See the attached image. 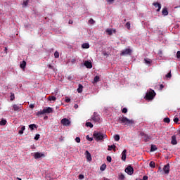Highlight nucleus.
Wrapping results in <instances>:
<instances>
[{
	"mask_svg": "<svg viewBox=\"0 0 180 180\" xmlns=\"http://www.w3.org/2000/svg\"><path fill=\"white\" fill-rule=\"evenodd\" d=\"M118 120L121 124H124V126H133V124H134V120H129L124 116L119 117Z\"/></svg>",
	"mask_w": 180,
	"mask_h": 180,
	"instance_id": "obj_1",
	"label": "nucleus"
},
{
	"mask_svg": "<svg viewBox=\"0 0 180 180\" xmlns=\"http://www.w3.org/2000/svg\"><path fill=\"white\" fill-rule=\"evenodd\" d=\"M94 139H96V141H102L108 137L106 134L102 133V132H98V131H94L93 134Z\"/></svg>",
	"mask_w": 180,
	"mask_h": 180,
	"instance_id": "obj_2",
	"label": "nucleus"
},
{
	"mask_svg": "<svg viewBox=\"0 0 180 180\" xmlns=\"http://www.w3.org/2000/svg\"><path fill=\"white\" fill-rule=\"evenodd\" d=\"M155 91H154V90H150V91H148L146 94V99H147L148 101H152V99H154V98L155 97Z\"/></svg>",
	"mask_w": 180,
	"mask_h": 180,
	"instance_id": "obj_3",
	"label": "nucleus"
},
{
	"mask_svg": "<svg viewBox=\"0 0 180 180\" xmlns=\"http://www.w3.org/2000/svg\"><path fill=\"white\" fill-rule=\"evenodd\" d=\"M91 120H94L95 123H99L101 122V117L96 112H94L91 116Z\"/></svg>",
	"mask_w": 180,
	"mask_h": 180,
	"instance_id": "obj_4",
	"label": "nucleus"
},
{
	"mask_svg": "<svg viewBox=\"0 0 180 180\" xmlns=\"http://www.w3.org/2000/svg\"><path fill=\"white\" fill-rule=\"evenodd\" d=\"M132 50L130 49H127L121 51L120 56H131Z\"/></svg>",
	"mask_w": 180,
	"mask_h": 180,
	"instance_id": "obj_5",
	"label": "nucleus"
},
{
	"mask_svg": "<svg viewBox=\"0 0 180 180\" xmlns=\"http://www.w3.org/2000/svg\"><path fill=\"white\" fill-rule=\"evenodd\" d=\"M125 172L128 174V175H133V174H134V169H133V167L129 165L125 169Z\"/></svg>",
	"mask_w": 180,
	"mask_h": 180,
	"instance_id": "obj_6",
	"label": "nucleus"
},
{
	"mask_svg": "<svg viewBox=\"0 0 180 180\" xmlns=\"http://www.w3.org/2000/svg\"><path fill=\"white\" fill-rule=\"evenodd\" d=\"M60 123L63 124V126L68 127L70 124H71V121L67 118H63L61 120Z\"/></svg>",
	"mask_w": 180,
	"mask_h": 180,
	"instance_id": "obj_7",
	"label": "nucleus"
},
{
	"mask_svg": "<svg viewBox=\"0 0 180 180\" xmlns=\"http://www.w3.org/2000/svg\"><path fill=\"white\" fill-rule=\"evenodd\" d=\"M22 104H13V110H14V112H19L20 110H22Z\"/></svg>",
	"mask_w": 180,
	"mask_h": 180,
	"instance_id": "obj_8",
	"label": "nucleus"
},
{
	"mask_svg": "<svg viewBox=\"0 0 180 180\" xmlns=\"http://www.w3.org/2000/svg\"><path fill=\"white\" fill-rule=\"evenodd\" d=\"M140 135L141 136V137L143 139L144 141L146 143H147V141H150V140L151 139V136L144 134V132H141Z\"/></svg>",
	"mask_w": 180,
	"mask_h": 180,
	"instance_id": "obj_9",
	"label": "nucleus"
},
{
	"mask_svg": "<svg viewBox=\"0 0 180 180\" xmlns=\"http://www.w3.org/2000/svg\"><path fill=\"white\" fill-rule=\"evenodd\" d=\"M41 157H44V154L39 152H35L34 154V158H35V160H39V158H41Z\"/></svg>",
	"mask_w": 180,
	"mask_h": 180,
	"instance_id": "obj_10",
	"label": "nucleus"
},
{
	"mask_svg": "<svg viewBox=\"0 0 180 180\" xmlns=\"http://www.w3.org/2000/svg\"><path fill=\"white\" fill-rule=\"evenodd\" d=\"M169 168H170L169 164L165 165L163 167V171H164L165 174H166L167 175H168V174H169Z\"/></svg>",
	"mask_w": 180,
	"mask_h": 180,
	"instance_id": "obj_11",
	"label": "nucleus"
},
{
	"mask_svg": "<svg viewBox=\"0 0 180 180\" xmlns=\"http://www.w3.org/2000/svg\"><path fill=\"white\" fill-rule=\"evenodd\" d=\"M171 144L173 146H176V144H178V141H176V136L174 135L172 136Z\"/></svg>",
	"mask_w": 180,
	"mask_h": 180,
	"instance_id": "obj_12",
	"label": "nucleus"
},
{
	"mask_svg": "<svg viewBox=\"0 0 180 180\" xmlns=\"http://www.w3.org/2000/svg\"><path fill=\"white\" fill-rule=\"evenodd\" d=\"M153 5L155 6V8H158L157 12H160V11H161V4L156 2L153 3Z\"/></svg>",
	"mask_w": 180,
	"mask_h": 180,
	"instance_id": "obj_13",
	"label": "nucleus"
},
{
	"mask_svg": "<svg viewBox=\"0 0 180 180\" xmlns=\"http://www.w3.org/2000/svg\"><path fill=\"white\" fill-rule=\"evenodd\" d=\"M44 110V113H52L53 112V108L51 107H48L47 108H45L43 110Z\"/></svg>",
	"mask_w": 180,
	"mask_h": 180,
	"instance_id": "obj_14",
	"label": "nucleus"
},
{
	"mask_svg": "<svg viewBox=\"0 0 180 180\" xmlns=\"http://www.w3.org/2000/svg\"><path fill=\"white\" fill-rule=\"evenodd\" d=\"M127 153V150L124 149L122 153V161H126V153Z\"/></svg>",
	"mask_w": 180,
	"mask_h": 180,
	"instance_id": "obj_15",
	"label": "nucleus"
},
{
	"mask_svg": "<svg viewBox=\"0 0 180 180\" xmlns=\"http://www.w3.org/2000/svg\"><path fill=\"white\" fill-rule=\"evenodd\" d=\"M84 65L86 68H92V63L88 60L84 62Z\"/></svg>",
	"mask_w": 180,
	"mask_h": 180,
	"instance_id": "obj_16",
	"label": "nucleus"
},
{
	"mask_svg": "<svg viewBox=\"0 0 180 180\" xmlns=\"http://www.w3.org/2000/svg\"><path fill=\"white\" fill-rule=\"evenodd\" d=\"M29 128L33 131L34 129H37V125L36 124H31L29 125Z\"/></svg>",
	"mask_w": 180,
	"mask_h": 180,
	"instance_id": "obj_17",
	"label": "nucleus"
},
{
	"mask_svg": "<svg viewBox=\"0 0 180 180\" xmlns=\"http://www.w3.org/2000/svg\"><path fill=\"white\" fill-rule=\"evenodd\" d=\"M86 154L88 161H92V157L91 156V153H89V151L86 150Z\"/></svg>",
	"mask_w": 180,
	"mask_h": 180,
	"instance_id": "obj_18",
	"label": "nucleus"
},
{
	"mask_svg": "<svg viewBox=\"0 0 180 180\" xmlns=\"http://www.w3.org/2000/svg\"><path fill=\"white\" fill-rule=\"evenodd\" d=\"M108 151H112V150H113V151H116V146L115 145H111V146H108Z\"/></svg>",
	"mask_w": 180,
	"mask_h": 180,
	"instance_id": "obj_19",
	"label": "nucleus"
},
{
	"mask_svg": "<svg viewBox=\"0 0 180 180\" xmlns=\"http://www.w3.org/2000/svg\"><path fill=\"white\" fill-rule=\"evenodd\" d=\"M162 13L163 16H167V15H168V10L167 9V8H164L162 9Z\"/></svg>",
	"mask_w": 180,
	"mask_h": 180,
	"instance_id": "obj_20",
	"label": "nucleus"
},
{
	"mask_svg": "<svg viewBox=\"0 0 180 180\" xmlns=\"http://www.w3.org/2000/svg\"><path fill=\"white\" fill-rule=\"evenodd\" d=\"M82 89H84V86H82V84H79V87L77 89L78 94H81L82 92Z\"/></svg>",
	"mask_w": 180,
	"mask_h": 180,
	"instance_id": "obj_21",
	"label": "nucleus"
},
{
	"mask_svg": "<svg viewBox=\"0 0 180 180\" xmlns=\"http://www.w3.org/2000/svg\"><path fill=\"white\" fill-rule=\"evenodd\" d=\"M20 67L22 70H25V68H26V61L23 60L22 63L20 64Z\"/></svg>",
	"mask_w": 180,
	"mask_h": 180,
	"instance_id": "obj_22",
	"label": "nucleus"
},
{
	"mask_svg": "<svg viewBox=\"0 0 180 180\" xmlns=\"http://www.w3.org/2000/svg\"><path fill=\"white\" fill-rule=\"evenodd\" d=\"M56 100H57V98H56V96H49L48 97V101H56Z\"/></svg>",
	"mask_w": 180,
	"mask_h": 180,
	"instance_id": "obj_23",
	"label": "nucleus"
},
{
	"mask_svg": "<svg viewBox=\"0 0 180 180\" xmlns=\"http://www.w3.org/2000/svg\"><path fill=\"white\" fill-rule=\"evenodd\" d=\"M82 49H89V44L88 43H84L82 45Z\"/></svg>",
	"mask_w": 180,
	"mask_h": 180,
	"instance_id": "obj_24",
	"label": "nucleus"
},
{
	"mask_svg": "<svg viewBox=\"0 0 180 180\" xmlns=\"http://www.w3.org/2000/svg\"><path fill=\"white\" fill-rule=\"evenodd\" d=\"M105 32H106V33H108V34L109 36H112V33H113V32L112 31V29H107V30H105Z\"/></svg>",
	"mask_w": 180,
	"mask_h": 180,
	"instance_id": "obj_25",
	"label": "nucleus"
},
{
	"mask_svg": "<svg viewBox=\"0 0 180 180\" xmlns=\"http://www.w3.org/2000/svg\"><path fill=\"white\" fill-rule=\"evenodd\" d=\"M156 150H158L157 146L151 145V146H150V151H156Z\"/></svg>",
	"mask_w": 180,
	"mask_h": 180,
	"instance_id": "obj_26",
	"label": "nucleus"
},
{
	"mask_svg": "<svg viewBox=\"0 0 180 180\" xmlns=\"http://www.w3.org/2000/svg\"><path fill=\"white\" fill-rule=\"evenodd\" d=\"M44 110H41V111H38L37 113H36V116H41V115H44Z\"/></svg>",
	"mask_w": 180,
	"mask_h": 180,
	"instance_id": "obj_27",
	"label": "nucleus"
},
{
	"mask_svg": "<svg viewBox=\"0 0 180 180\" xmlns=\"http://www.w3.org/2000/svg\"><path fill=\"white\" fill-rule=\"evenodd\" d=\"M86 127H90L91 129H92V127H94V124L89 122H86Z\"/></svg>",
	"mask_w": 180,
	"mask_h": 180,
	"instance_id": "obj_28",
	"label": "nucleus"
},
{
	"mask_svg": "<svg viewBox=\"0 0 180 180\" xmlns=\"http://www.w3.org/2000/svg\"><path fill=\"white\" fill-rule=\"evenodd\" d=\"M6 124V120H1L0 121V126H5Z\"/></svg>",
	"mask_w": 180,
	"mask_h": 180,
	"instance_id": "obj_29",
	"label": "nucleus"
},
{
	"mask_svg": "<svg viewBox=\"0 0 180 180\" xmlns=\"http://www.w3.org/2000/svg\"><path fill=\"white\" fill-rule=\"evenodd\" d=\"M100 169L101 171H105L106 169V164H103L101 167H100Z\"/></svg>",
	"mask_w": 180,
	"mask_h": 180,
	"instance_id": "obj_30",
	"label": "nucleus"
},
{
	"mask_svg": "<svg viewBox=\"0 0 180 180\" xmlns=\"http://www.w3.org/2000/svg\"><path fill=\"white\" fill-rule=\"evenodd\" d=\"M26 127L25 126L21 127V129L19 131V134H23V131H25Z\"/></svg>",
	"mask_w": 180,
	"mask_h": 180,
	"instance_id": "obj_31",
	"label": "nucleus"
},
{
	"mask_svg": "<svg viewBox=\"0 0 180 180\" xmlns=\"http://www.w3.org/2000/svg\"><path fill=\"white\" fill-rule=\"evenodd\" d=\"M149 166L150 167V168H155V162L153 161L150 162Z\"/></svg>",
	"mask_w": 180,
	"mask_h": 180,
	"instance_id": "obj_32",
	"label": "nucleus"
},
{
	"mask_svg": "<svg viewBox=\"0 0 180 180\" xmlns=\"http://www.w3.org/2000/svg\"><path fill=\"white\" fill-rule=\"evenodd\" d=\"M163 122L165 123H169L171 122V120L169 119V117H165L164 118Z\"/></svg>",
	"mask_w": 180,
	"mask_h": 180,
	"instance_id": "obj_33",
	"label": "nucleus"
},
{
	"mask_svg": "<svg viewBox=\"0 0 180 180\" xmlns=\"http://www.w3.org/2000/svg\"><path fill=\"white\" fill-rule=\"evenodd\" d=\"M29 4V0H23L22 5L23 6H27Z\"/></svg>",
	"mask_w": 180,
	"mask_h": 180,
	"instance_id": "obj_34",
	"label": "nucleus"
},
{
	"mask_svg": "<svg viewBox=\"0 0 180 180\" xmlns=\"http://www.w3.org/2000/svg\"><path fill=\"white\" fill-rule=\"evenodd\" d=\"M114 139L115 141H119V140H120V136H119V134H117L114 136Z\"/></svg>",
	"mask_w": 180,
	"mask_h": 180,
	"instance_id": "obj_35",
	"label": "nucleus"
},
{
	"mask_svg": "<svg viewBox=\"0 0 180 180\" xmlns=\"http://www.w3.org/2000/svg\"><path fill=\"white\" fill-rule=\"evenodd\" d=\"M54 57L55 58H58V57H60V53H58V51H55L54 53Z\"/></svg>",
	"mask_w": 180,
	"mask_h": 180,
	"instance_id": "obj_36",
	"label": "nucleus"
},
{
	"mask_svg": "<svg viewBox=\"0 0 180 180\" xmlns=\"http://www.w3.org/2000/svg\"><path fill=\"white\" fill-rule=\"evenodd\" d=\"M10 101H15V94L11 93Z\"/></svg>",
	"mask_w": 180,
	"mask_h": 180,
	"instance_id": "obj_37",
	"label": "nucleus"
},
{
	"mask_svg": "<svg viewBox=\"0 0 180 180\" xmlns=\"http://www.w3.org/2000/svg\"><path fill=\"white\" fill-rule=\"evenodd\" d=\"M65 102H66V103H70V102H71V99L68 97H65Z\"/></svg>",
	"mask_w": 180,
	"mask_h": 180,
	"instance_id": "obj_38",
	"label": "nucleus"
},
{
	"mask_svg": "<svg viewBox=\"0 0 180 180\" xmlns=\"http://www.w3.org/2000/svg\"><path fill=\"white\" fill-rule=\"evenodd\" d=\"M100 77L99 76H96L94 77V82H99Z\"/></svg>",
	"mask_w": 180,
	"mask_h": 180,
	"instance_id": "obj_39",
	"label": "nucleus"
},
{
	"mask_svg": "<svg viewBox=\"0 0 180 180\" xmlns=\"http://www.w3.org/2000/svg\"><path fill=\"white\" fill-rule=\"evenodd\" d=\"M125 26L128 29V30H130V22H127Z\"/></svg>",
	"mask_w": 180,
	"mask_h": 180,
	"instance_id": "obj_40",
	"label": "nucleus"
},
{
	"mask_svg": "<svg viewBox=\"0 0 180 180\" xmlns=\"http://www.w3.org/2000/svg\"><path fill=\"white\" fill-rule=\"evenodd\" d=\"M119 179H120V180L124 179V175L123 174H120Z\"/></svg>",
	"mask_w": 180,
	"mask_h": 180,
	"instance_id": "obj_41",
	"label": "nucleus"
},
{
	"mask_svg": "<svg viewBox=\"0 0 180 180\" xmlns=\"http://www.w3.org/2000/svg\"><path fill=\"white\" fill-rule=\"evenodd\" d=\"M75 141H76V143H81V138L76 137L75 138Z\"/></svg>",
	"mask_w": 180,
	"mask_h": 180,
	"instance_id": "obj_42",
	"label": "nucleus"
},
{
	"mask_svg": "<svg viewBox=\"0 0 180 180\" xmlns=\"http://www.w3.org/2000/svg\"><path fill=\"white\" fill-rule=\"evenodd\" d=\"M89 23H90L91 25H94V23H95V20H94V19L91 18L89 20Z\"/></svg>",
	"mask_w": 180,
	"mask_h": 180,
	"instance_id": "obj_43",
	"label": "nucleus"
},
{
	"mask_svg": "<svg viewBox=\"0 0 180 180\" xmlns=\"http://www.w3.org/2000/svg\"><path fill=\"white\" fill-rule=\"evenodd\" d=\"M86 140H88L89 141H92L94 140V139L89 137V135L86 136Z\"/></svg>",
	"mask_w": 180,
	"mask_h": 180,
	"instance_id": "obj_44",
	"label": "nucleus"
},
{
	"mask_svg": "<svg viewBox=\"0 0 180 180\" xmlns=\"http://www.w3.org/2000/svg\"><path fill=\"white\" fill-rule=\"evenodd\" d=\"M107 161H108V162H112V157L107 156Z\"/></svg>",
	"mask_w": 180,
	"mask_h": 180,
	"instance_id": "obj_45",
	"label": "nucleus"
},
{
	"mask_svg": "<svg viewBox=\"0 0 180 180\" xmlns=\"http://www.w3.org/2000/svg\"><path fill=\"white\" fill-rule=\"evenodd\" d=\"M39 139H40V134H36L34 140H39Z\"/></svg>",
	"mask_w": 180,
	"mask_h": 180,
	"instance_id": "obj_46",
	"label": "nucleus"
},
{
	"mask_svg": "<svg viewBox=\"0 0 180 180\" xmlns=\"http://www.w3.org/2000/svg\"><path fill=\"white\" fill-rule=\"evenodd\" d=\"M48 68H49L50 70H54V66L49 64L48 65Z\"/></svg>",
	"mask_w": 180,
	"mask_h": 180,
	"instance_id": "obj_47",
	"label": "nucleus"
},
{
	"mask_svg": "<svg viewBox=\"0 0 180 180\" xmlns=\"http://www.w3.org/2000/svg\"><path fill=\"white\" fill-rule=\"evenodd\" d=\"M172 75H171V72H169L167 75H166V78H171Z\"/></svg>",
	"mask_w": 180,
	"mask_h": 180,
	"instance_id": "obj_48",
	"label": "nucleus"
},
{
	"mask_svg": "<svg viewBox=\"0 0 180 180\" xmlns=\"http://www.w3.org/2000/svg\"><path fill=\"white\" fill-rule=\"evenodd\" d=\"M174 123H178V122H179V119L178 117H175L174 119Z\"/></svg>",
	"mask_w": 180,
	"mask_h": 180,
	"instance_id": "obj_49",
	"label": "nucleus"
},
{
	"mask_svg": "<svg viewBox=\"0 0 180 180\" xmlns=\"http://www.w3.org/2000/svg\"><path fill=\"white\" fill-rule=\"evenodd\" d=\"M84 178H85V176L83 174L79 175V179H84Z\"/></svg>",
	"mask_w": 180,
	"mask_h": 180,
	"instance_id": "obj_50",
	"label": "nucleus"
},
{
	"mask_svg": "<svg viewBox=\"0 0 180 180\" xmlns=\"http://www.w3.org/2000/svg\"><path fill=\"white\" fill-rule=\"evenodd\" d=\"M76 62H77V60H76L75 58H72V59L71 60L72 64H75Z\"/></svg>",
	"mask_w": 180,
	"mask_h": 180,
	"instance_id": "obj_51",
	"label": "nucleus"
},
{
	"mask_svg": "<svg viewBox=\"0 0 180 180\" xmlns=\"http://www.w3.org/2000/svg\"><path fill=\"white\" fill-rule=\"evenodd\" d=\"M122 112L123 113H126L127 112V109L126 108H124L122 110Z\"/></svg>",
	"mask_w": 180,
	"mask_h": 180,
	"instance_id": "obj_52",
	"label": "nucleus"
},
{
	"mask_svg": "<svg viewBox=\"0 0 180 180\" xmlns=\"http://www.w3.org/2000/svg\"><path fill=\"white\" fill-rule=\"evenodd\" d=\"M176 57H177V58H180V51H177V53H176Z\"/></svg>",
	"mask_w": 180,
	"mask_h": 180,
	"instance_id": "obj_53",
	"label": "nucleus"
},
{
	"mask_svg": "<svg viewBox=\"0 0 180 180\" xmlns=\"http://www.w3.org/2000/svg\"><path fill=\"white\" fill-rule=\"evenodd\" d=\"M160 91H162V89H164V85L163 84L160 85Z\"/></svg>",
	"mask_w": 180,
	"mask_h": 180,
	"instance_id": "obj_54",
	"label": "nucleus"
},
{
	"mask_svg": "<svg viewBox=\"0 0 180 180\" xmlns=\"http://www.w3.org/2000/svg\"><path fill=\"white\" fill-rule=\"evenodd\" d=\"M142 180H148V176H143Z\"/></svg>",
	"mask_w": 180,
	"mask_h": 180,
	"instance_id": "obj_55",
	"label": "nucleus"
},
{
	"mask_svg": "<svg viewBox=\"0 0 180 180\" xmlns=\"http://www.w3.org/2000/svg\"><path fill=\"white\" fill-rule=\"evenodd\" d=\"M30 109H34V105L30 104Z\"/></svg>",
	"mask_w": 180,
	"mask_h": 180,
	"instance_id": "obj_56",
	"label": "nucleus"
},
{
	"mask_svg": "<svg viewBox=\"0 0 180 180\" xmlns=\"http://www.w3.org/2000/svg\"><path fill=\"white\" fill-rule=\"evenodd\" d=\"M145 62L146 63V64H150V60H147V59H145Z\"/></svg>",
	"mask_w": 180,
	"mask_h": 180,
	"instance_id": "obj_57",
	"label": "nucleus"
},
{
	"mask_svg": "<svg viewBox=\"0 0 180 180\" xmlns=\"http://www.w3.org/2000/svg\"><path fill=\"white\" fill-rule=\"evenodd\" d=\"M74 108H75V109H78V104H75V105H74Z\"/></svg>",
	"mask_w": 180,
	"mask_h": 180,
	"instance_id": "obj_58",
	"label": "nucleus"
},
{
	"mask_svg": "<svg viewBox=\"0 0 180 180\" xmlns=\"http://www.w3.org/2000/svg\"><path fill=\"white\" fill-rule=\"evenodd\" d=\"M72 23H73V21L72 20H69V25H72Z\"/></svg>",
	"mask_w": 180,
	"mask_h": 180,
	"instance_id": "obj_59",
	"label": "nucleus"
},
{
	"mask_svg": "<svg viewBox=\"0 0 180 180\" xmlns=\"http://www.w3.org/2000/svg\"><path fill=\"white\" fill-rule=\"evenodd\" d=\"M113 1H115V0H107V2L112 3V2H113Z\"/></svg>",
	"mask_w": 180,
	"mask_h": 180,
	"instance_id": "obj_60",
	"label": "nucleus"
},
{
	"mask_svg": "<svg viewBox=\"0 0 180 180\" xmlns=\"http://www.w3.org/2000/svg\"><path fill=\"white\" fill-rule=\"evenodd\" d=\"M103 180H110V179H107V178H104V179H103Z\"/></svg>",
	"mask_w": 180,
	"mask_h": 180,
	"instance_id": "obj_61",
	"label": "nucleus"
},
{
	"mask_svg": "<svg viewBox=\"0 0 180 180\" xmlns=\"http://www.w3.org/2000/svg\"><path fill=\"white\" fill-rule=\"evenodd\" d=\"M6 50H8V48L5 47V51H6Z\"/></svg>",
	"mask_w": 180,
	"mask_h": 180,
	"instance_id": "obj_62",
	"label": "nucleus"
},
{
	"mask_svg": "<svg viewBox=\"0 0 180 180\" xmlns=\"http://www.w3.org/2000/svg\"><path fill=\"white\" fill-rule=\"evenodd\" d=\"M18 180H22V179H19V178H18Z\"/></svg>",
	"mask_w": 180,
	"mask_h": 180,
	"instance_id": "obj_63",
	"label": "nucleus"
},
{
	"mask_svg": "<svg viewBox=\"0 0 180 180\" xmlns=\"http://www.w3.org/2000/svg\"><path fill=\"white\" fill-rule=\"evenodd\" d=\"M124 20V22H126V19L125 20Z\"/></svg>",
	"mask_w": 180,
	"mask_h": 180,
	"instance_id": "obj_64",
	"label": "nucleus"
}]
</instances>
